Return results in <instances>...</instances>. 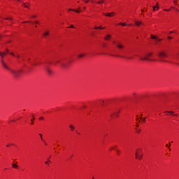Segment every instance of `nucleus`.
I'll use <instances>...</instances> for the list:
<instances>
[{"mask_svg":"<svg viewBox=\"0 0 179 179\" xmlns=\"http://www.w3.org/2000/svg\"><path fill=\"white\" fill-rule=\"evenodd\" d=\"M1 62L3 68H5V69H7V71H9V72L13 74V76H14V78H20V74L22 72V70H15L13 69H11L8 65H6L3 59H1Z\"/></svg>","mask_w":179,"mask_h":179,"instance_id":"1","label":"nucleus"},{"mask_svg":"<svg viewBox=\"0 0 179 179\" xmlns=\"http://www.w3.org/2000/svg\"><path fill=\"white\" fill-rule=\"evenodd\" d=\"M157 56L160 59L161 62H166L164 58H167V52L166 50H160L158 52Z\"/></svg>","mask_w":179,"mask_h":179,"instance_id":"2","label":"nucleus"},{"mask_svg":"<svg viewBox=\"0 0 179 179\" xmlns=\"http://www.w3.org/2000/svg\"><path fill=\"white\" fill-rule=\"evenodd\" d=\"M152 55H153L152 52H148L145 55V57H140V59H141V61H152V59H150V57H152Z\"/></svg>","mask_w":179,"mask_h":179,"instance_id":"3","label":"nucleus"},{"mask_svg":"<svg viewBox=\"0 0 179 179\" xmlns=\"http://www.w3.org/2000/svg\"><path fill=\"white\" fill-rule=\"evenodd\" d=\"M134 24L136 26H137V27H139L141 24H143V22H142L141 21H138L136 20H134Z\"/></svg>","mask_w":179,"mask_h":179,"instance_id":"4","label":"nucleus"},{"mask_svg":"<svg viewBox=\"0 0 179 179\" xmlns=\"http://www.w3.org/2000/svg\"><path fill=\"white\" fill-rule=\"evenodd\" d=\"M104 16H108V17H112L113 15H115V13H103Z\"/></svg>","mask_w":179,"mask_h":179,"instance_id":"5","label":"nucleus"},{"mask_svg":"<svg viewBox=\"0 0 179 179\" xmlns=\"http://www.w3.org/2000/svg\"><path fill=\"white\" fill-rule=\"evenodd\" d=\"M60 65L63 69H66V68L69 66V65L66 63H61Z\"/></svg>","mask_w":179,"mask_h":179,"instance_id":"6","label":"nucleus"},{"mask_svg":"<svg viewBox=\"0 0 179 179\" xmlns=\"http://www.w3.org/2000/svg\"><path fill=\"white\" fill-rule=\"evenodd\" d=\"M135 155H136V159H138L139 160L142 159L143 155H139V152H136Z\"/></svg>","mask_w":179,"mask_h":179,"instance_id":"7","label":"nucleus"},{"mask_svg":"<svg viewBox=\"0 0 179 179\" xmlns=\"http://www.w3.org/2000/svg\"><path fill=\"white\" fill-rule=\"evenodd\" d=\"M112 57H121V58H126V59H132V57H126L124 56H120V55H110Z\"/></svg>","mask_w":179,"mask_h":179,"instance_id":"8","label":"nucleus"},{"mask_svg":"<svg viewBox=\"0 0 179 179\" xmlns=\"http://www.w3.org/2000/svg\"><path fill=\"white\" fill-rule=\"evenodd\" d=\"M154 11L159 10V3H157L156 6L152 7Z\"/></svg>","mask_w":179,"mask_h":179,"instance_id":"9","label":"nucleus"},{"mask_svg":"<svg viewBox=\"0 0 179 179\" xmlns=\"http://www.w3.org/2000/svg\"><path fill=\"white\" fill-rule=\"evenodd\" d=\"M46 72L48 73V75H52V71H51V69H50L49 68H46L45 69Z\"/></svg>","mask_w":179,"mask_h":179,"instance_id":"10","label":"nucleus"},{"mask_svg":"<svg viewBox=\"0 0 179 179\" xmlns=\"http://www.w3.org/2000/svg\"><path fill=\"white\" fill-rule=\"evenodd\" d=\"M165 113H168L169 114H171V115H173L174 117H178V115L174 114L173 111H165Z\"/></svg>","mask_w":179,"mask_h":179,"instance_id":"11","label":"nucleus"},{"mask_svg":"<svg viewBox=\"0 0 179 179\" xmlns=\"http://www.w3.org/2000/svg\"><path fill=\"white\" fill-rule=\"evenodd\" d=\"M72 11V12H76V13H80V10H75V9H72V8H69V11Z\"/></svg>","mask_w":179,"mask_h":179,"instance_id":"12","label":"nucleus"},{"mask_svg":"<svg viewBox=\"0 0 179 179\" xmlns=\"http://www.w3.org/2000/svg\"><path fill=\"white\" fill-rule=\"evenodd\" d=\"M116 46L117 47V48H120V50H122V48H124V45L120 43H117Z\"/></svg>","mask_w":179,"mask_h":179,"instance_id":"13","label":"nucleus"},{"mask_svg":"<svg viewBox=\"0 0 179 179\" xmlns=\"http://www.w3.org/2000/svg\"><path fill=\"white\" fill-rule=\"evenodd\" d=\"M85 57H86L85 53H81V54L78 55V58H85Z\"/></svg>","mask_w":179,"mask_h":179,"instance_id":"14","label":"nucleus"},{"mask_svg":"<svg viewBox=\"0 0 179 179\" xmlns=\"http://www.w3.org/2000/svg\"><path fill=\"white\" fill-rule=\"evenodd\" d=\"M94 29L96 30H97V29H99V30H103V29H104V27H95Z\"/></svg>","mask_w":179,"mask_h":179,"instance_id":"15","label":"nucleus"},{"mask_svg":"<svg viewBox=\"0 0 179 179\" xmlns=\"http://www.w3.org/2000/svg\"><path fill=\"white\" fill-rule=\"evenodd\" d=\"M110 38H111V35L108 34V35L106 36V37H105V40H110Z\"/></svg>","mask_w":179,"mask_h":179,"instance_id":"16","label":"nucleus"},{"mask_svg":"<svg viewBox=\"0 0 179 179\" xmlns=\"http://www.w3.org/2000/svg\"><path fill=\"white\" fill-rule=\"evenodd\" d=\"M12 167H13V169H19V166L15 164H13Z\"/></svg>","mask_w":179,"mask_h":179,"instance_id":"17","label":"nucleus"},{"mask_svg":"<svg viewBox=\"0 0 179 179\" xmlns=\"http://www.w3.org/2000/svg\"><path fill=\"white\" fill-rule=\"evenodd\" d=\"M151 38H152V40H158V38L156 37V36H154V35H151Z\"/></svg>","mask_w":179,"mask_h":179,"instance_id":"18","label":"nucleus"},{"mask_svg":"<svg viewBox=\"0 0 179 179\" xmlns=\"http://www.w3.org/2000/svg\"><path fill=\"white\" fill-rule=\"evenodd\" d=\"M50 34V31H46L43 34V36L45 37Z\"/></svg>","mask_w":179,"mask_h":179,"instance_id":"19","label":"nucleus"},{"mask_svg":"<svg viewBox=\"0 0 179 179\" xmlns=\"http://www.w3.org/2000/svg\"><path fill=\"white\" fill-rule=\"evenodd\" d=\"M140 119L142 120L143 122H146V117L142 118V117H141Z\"/></svg>","mask_w":179,"mask_h":179,"instance_id":"20","label":"nucleus"},{"mask_svg":"<svg viewBox=\"0 0 179 179\" xmlns=\"http://www.w3.org/2000/svg\"><path fill=\"white\" fill-rule=\"evenodd\" d=\"M69 128H71V131H73L75 129V127H73V125H70Z\"/></svg>","mask_w":179,"mask_h":179,"instance_id":"21","label":"nucleus"},{"mask_svg":"<svg viewBox=\"0 0 179 179\" xmlns=\"http://www.w3.org/2000/svg\"><path fill=\"white\" fill-rule=\"evenodd\" d=\"M119 24H120V26H127V23H119Z\"/></svg>","mask_w":179,"mask_h":179,"instance_id":"22","label":"nucleus"},{"mask_svg":"<svg viewBox=\"0 0 179 179\" xmlns=\"http://www.w3.org/2000/svg\"><path fill=\"white\" fill-rule=\"evenodd\" d=\"M68 29H75V27L73 25H71L68 27Z\"/></svg>","mask_w":179,"mask_h":179,"instance_id":"23","label":"nucleus"},{"mask_svg":"<svg viewBox=\"0 0 179 179\" xmlns=\"http://www.w3.org/2000/svg\"><path fill=\"white\" fill-rule=\"evenodd\" d=\"M84 1L85 2V3H89V2H90V0H84Z\"/></svg>","mask_w":179,"mask_h":179,"instance_id":"24","label":"nucleus"},{"mask_svg":"<svg viewBox=\"0 0 179 179\" xmlns=\"http://www.w3.org/2000/svg\"><path fill=\"white\" fill-rule=\"evenodd\" d=\"M97 3H99V4H100V3H104V1H98Z\"/></svg>","mask_w":179,"mask_h":179,"instance_id":"25","label":"nucleus"},{"mask_svg":"<svg viewBox=\"0 0 179 179\" xmlns=\"http://www.w3.org/2000/svg\"><path fill=\"white\" fill-rule=\"evenodd\" d=\"M4 19H6V20H12L11 17H6V18H4Z\"/></svg>","mask_w":179,"mask_h":179,"instance_id":"26","label":"nucleus"},{"mask_svg":"<svg viewBox=\"0 0 179 179\" xmlns=\"http://www.w3.org/2000/svg\"><path fill=\"white\" fill-rule=\"evenodd\" d=\"M23 6H24V8H29V6H28L26 3H23Z\"/></svg>","mask_w":179,"mask_h":179,"instance_id":"27","label":"nucleus"},{"mask_svg":"<svg viewBox=\"0 0 179 179\" xmlns=\"http://www.w3.org/2000/svg\"><path fill=\"white\" fill-rule=\"evenodd\" d=\"M15 57H16V58H17V59L20 58V55H19L17 54L16 55H15Z\"/></svg>","mask_w":179,"mask_h":179,"instance_id":"28","label":"nucleus"},{"mask_svg":"<svg viewBox=\"0 0 179 179\" xmlns=\"http://www.w3.org/2000/svg\"><path fill=\"white\" fill-rule=\"evenodd\" d=\"M0 57H1V58H3V54H2L1 52H0Z\"/></svg>","mask_w":179,"mask_h":179,"instance_id":"29","label":"nucleus"},{"mask_svg":"<svg viewBox=\"0 0 179 179\" xmlns=\"http://www.w3.org/2000/svg\"><path fill=\"white\" fill-rule=\"evenodd\" d=\"M118 113H120V112H116V113L114 114V115L116 116V117H118Z\"/></svg>","mask_w":179,"mask_h":179,"instance_id":"30","label":"nucleus"},{"mask_svg":"<svg viewBox=\"0 0 179 179\" xmlns=\"http://www.w3.org/2000/svg\"><path fill=\"white\" fill-rule=\"evenodd\" d=\"M141 129H138L137 131H136L137 134H141Z\"/></svg>","mask_w":179,"mask_h":179,"instance_id":"31","label":"nucleus"},{"mask_svg":"<svg viewBox=\"0 0 179 179\" xmlns=\"http://www.w3.org/2000/svg\"><path fill=\"white\" fill-rule=\"evenodd\" d=\"M3 54V58L5 57V55H6V52H2Z\"/></svg>","mask_w":179,"mask_h":179,"instance_id":"32","label":"nucleus"},{"mask_svg":"<svg viewBox=\"0 0 179 179\" xmlns=\"http://www.w3.org/2000/svg\"><path fill=\"white\" fill-rule=\"evenodd\" d=\"M39 136H41V139L43 141V134H40Z\"/></svg>","mask_w":179,"mask_h":179,"instance_id":"33","label":"nucleus"},{"mask_svg":"<svg viewBox=\"0 0 179 179\" xmlns=\"http://www.w3.org/2000/svg\"><path fill=\"white\" fill-rule=\"evenodd\" d=\"M10 55H13V57H15V53L10 52Z\"/></svg>","mask_w":179,"mask_h":179,"instance_id":"34","label":"nucleus"},{"mask_svg":"<svg viewBox=\"0 0 179 179\" xmlns=\"http://www.w3.org/2000/svg\"><path fill=\"white\" fill-rule=\"evenodd\" d=\"M169 40H172L173 37L168 36Z\"/></svg>","mask_w":179,"mask_h":179,"instance_id":"35","label":"nucleus"},{"mask_svg":"<svg viewBox=\"0 0 179 179\" xmlns=\"http://www.w3.org/2000/svg\"><path fill=\"white\" fill-rule=\"evenodd\" d=\"M141 150H137V152H138V153H141Z\"/></svg>","mask_w":179,"mask_h":179,"instance_id":"36","label":"nucleus"},{"mask_svg":"<svg viewBox=\"0 0 179 179\" xmlns=\"http://www.w3.org/2000/svg\"><path fill=\"white\" fill-rule=\"evenodd\" d=\"M36 24H38L40 22L38 21H35Z\"/></svg>","mask_w":179,"mask_h":179,"instance_id":"37","label":"nucleus"},{"mask_svg":"<svg viewBox=\"0 0 179 179\" xmlns=\"http://www.w3.org/2000/svg\"><path fill=\"white\" fill-rule=\"evenodd\" d=\"M13 145V144L7 145L6 147H7V148H9V146H10V145Z\"/></svg>","mask_w":179,"mask_h":179,"instance_id":"38","label":"nucleus"},{"mask_svg":"<svg viewBox=\"0 0 179 179\" xmlns=\"http://www.w3.org/2000/svg\"><path fill=\"white\" fill-rule=\"evenodd\" d=\"M45 164H50V162H45Z\"/></svg>","mask_w":179,"mask_h":179,"instance_id":"39","label":"nucleus"},{"mask_svg":"<svg viewBox=\"0 0 179 179\" xmlns=\"http://www.w3.org/2000/svg\"><path fill=\"white\" fill-rule=\"evenodd\" d=\"M176 59H178V61H179V54H178V56L176 57Z\"/></svg>","mask_w":179,"mask_h":179,"instance_id":"40","label":"nucleus"},{"mask_svg":"<svg viewBox=\"0 0 179 179\" xmlns=\"http://www.w3.org/2000/svg\"><path fill=\"white\" fill-rule=\"evenodd\" d=\"M39 120H44V117H41L39 118Z\"/></svg>","mask_w":179,"mask_h":179,"instance_id":"41","label":"nucleus"},{"mask_svg":"<svg viewBox=\"0 0 179 179\" xmlns=\"http://www.w3.org/2000/svg\"><path fill=\"white\" fill-rule=\"evenodd\" d=\"M117 155H120V150H117Z\"/></svg>","mask_w":179,"mask_h":179,"instance_id":"42","label":"nucleus"},{"mask_svg":"<svg viewBox=\"0 0 179 179\" xmlns=\"http://www.w3.org/2000/svg\"><path fill=\"white\" fill-rule=\"evenodd\" d=\"M83 10H86V7L85 6L83 7Z\"/></svg>","mask_w":179,"mask_h":179,"instance_id":"43","label":"nucleus"},{"mask_svg":"<svg viewBox=\"0 0 179 179\" xmlns=\"http://www.w3.org/2000/svg\"><path fill=\"white\" fill-rule=\"evenodd\" d=\"M164 10H165V12H169V10H166V9H164Z\"/></svg>","mask_w":179,"mask_h":179,"instance_id":"44","label":"nucleus"},{"mask_svg":"<svg viewBox=\"0 0 179 179\" xmlns=\"http://www.w3.org/2000/svg\"><path fill=\"white\" fill-rule=\"evenodd\" d=\"M59 62H61L60 61H57L56 62V64H59Z\"/></svg>","mask_w":179,"mask_h":179,"instance_id":"45","label":"nucleus"},{"mask_svg":"<svg viewBox=\"0 0 179 179\" xmlns=\"http://www.w3.org/2000/svg\"><path fill=\"white\" fill-rule=\"evenodd\" d=\"M47 162H48V163H51V161H50V159H48Z\"/></svg>","mask_w":179,"mask_h":179,"instance_id":"46","label":"nucleus"},{"mask_svg":"<svg viewBox=\"0 0 179 179\" xmlns=\"http://www.w3.org/2000/svg\"><path fill=\"white\" fill-rule=\"evenodd\" d=\"M29 21L24 22L23 23H29Z\"/></svg>","mask_w":179,"mask_h":179,"instance_id":"47","label":"nucleus"},{"mask_svg":"<svg viewBox=\"0 0 179 179\" xmlns=\"http://www.w3.org/2000/svg\"><path fill=\"white\" fill-rule=\"evenodd\" d=\"M33 121H34V117H33V119L31 120V122H33Z\"/></svg>","mask_w":179,"mask_h":179,"instance_id":"48","label":"nucleus"},{"mask_svg":"<svg viewBox=\"0 0 179 179\" xmlns=\"http://www.w3.org/2000/svg\"><path fill=\"white\" fill-rule=\"evenodd\" d=\"M32 17H37V16H36V15H34V16H32Z\"/></svg>","mask_w":179,"mask_h":179,"instance_id":"49","label":"nucleus"},{"mask_svg":"<svg viewBox=\"0 0 179 179\" xmlns=\"http://www.w3.org/2000/svg\"><path fill=\"white\" fill-rule=\"evenodd\" d=\"M6 52H9V50L6 49Z\"/></svg>","mask_w":179,"mask_h":179,"instance_id":"50","label":"nucleus"},{"mask_svg":"<svg viewBox=\"0 0 179 179\" xmlns=\"http://www.w3.org/2000/svg\"><path fill=\"white\" fill-rule=\"evenodd\" d=\"M158 41H162V39H159V38H158Z\"/></svg>","mask_w":179,"mask_h":179,"instance_id":"51","label":"nucleus"},{"mask_svg":"<svg viewBox=\"0 0 179 179\" xmlns=\"http://www.w3.org/2000/svg\"><path fill=\"white\" fill-rule=\"evenodd\" d=\"M173 3H177V1H173Z\"/></svg>","mask_w":179,"mask_h":179,"instance_id":"52","label":"nucleus"},{"mask_svg":"<svg viewBox=\"0 0 179 179\" xmlns=\"http://www.w3.org/2000/svg\"><path fill=\"white\" fill-rule=\"evenodd\" d=\"M141 12H145V10H141Z\"/></svg>","mask_w":179,"mask_h":179,"instance_id":"53","label":"nucleus"},{"mask_svg":"<svg viewBox=\"0 0 179 179\" xmlns=\"http://www.w3.org/2000/svg\"><path fill=\"white\" fill-rule=\"evenodd\" d=\"M170 33H174V31H171Z\"/></svg>","mask_w":179,"mask_h":179,"instance_id":"54","label":"nucleus"},{"mask_svg":"<svg viewBox=\"0 0 179 179\" xmlns=\"http://www.w3.org/2000/svg\"><path fill=\"white\" fill-rule=\"evenodd\" d=\"M136 127H139V124H136Z\"/></svg>","mask_w":179,"mask_h":179,"instance_id":"55","label":"nucleus"},{"mask_svg":"<svg viewBox=\"0 0 179 179\" xmlns=\"http://www.w3.org/2000/svg\"><path fill=\"white\" fill-rule=\"evenodd\" d=\"M129 26H132V24H129Z\"/></svg>","mask_w":179,"mask_h":179,"instance_id":"56","label":"nucleus"},{"mask_svg":"<svg viewBox=\"0 0 179 179\" xmlns=\"http://www.w3.org/2000/svg\"><path fill=\"white\" fill-rule=\"evenodd\" d=\"M31 125H33V122L31 123Z\"/></svg>","mask_w":179,"mask_h":179,"instance_id":"57","label":"nucleus"},{"mask_svg":"<svg viewBox=\"0 0 179 179\" xmlns=\"http://www.w3.org/2000/svg\"><path fill=\"white\" fill-rule=\"evenodd\" d=\"M166 148H168L169 145H166Z\"/></svg>","mask_w":179,"mask_h":179,"instance_id":"58","label":"nucleus"},{"mask_svg":"<svg viewBox=\"0 0 179 179\" xmlns=\"http://www.w3.org/2000/svg\"><path fill=\"white\" fill-rule=\"evenodd\" d=\"M32 117H34V115H32Z\"/></svg>","mask_w":179,"mask_h":179,"instance_id":"59","label":"nucleus"},{"mask_svg":"<svg viewBox=\"0 0 179 179\" xmlns=\"http://www.w3.org/2000/svg\"><path fill=\"white\" fill-rule=\"evenodd\" d=\"M92 179H94V178H92Z\"/></svg>","mask_w":179,"mask_h":179,"instance_id":"60","label":"nucleus"},{"mask_svg":"<svg viewBox=\"0 0 179 179\" xmlns=\"http://www.w3.org/2000/svg\"><path fill=\"white\" fill-rule=\"evenodd\" d=\"M17 1H20V0H17Z\"/></svg>","mask_w":179,"mask_h":179,"instance_id":"61","label":"nucleus"}]
</instances>
